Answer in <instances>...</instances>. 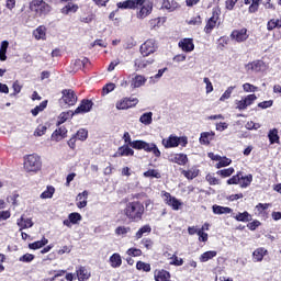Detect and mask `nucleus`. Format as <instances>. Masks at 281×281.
<instances>
[{
  "instance_id": "58836bf2",
  "label": "nucleus",
  "mask_w": 281,
  "mask_h": 281,
  "mask_svg": "<svg viewBox=\"0 0 281 281\" xmlns=\"http://www.w3.org/2000/svg\"><path fill=\"white\" fill-rule=\"evenodd\" d=\"M182 175L186 179H196V177H199V169L192 168L190 170H182Z\"/></svg>"
},
{
  "instance_id": "c756f323",
  "label": "nucleus",
  "mask_w": 281,
  "mask_h": 281,
  "mask_svg": "<svg viewBox=\"0 0 281 281\" xmlns=\"http://www.w3.org/2000/svg\"><path fill=\"white\" fill-rule=\"evenodd\" d=\"M162 10H168L169 12H175L179 8V3L175 0H162Z\"/></svg>"
},
{
  "instance_id": "6e6552de",
  "label": "nucleus",
  "mask_w": 281,
  "mask_h": 281,
  "mask_svg": "<svg viewBox=\"0 0 281 281\" xmlns=\"http://www.w3.org/2000/svg\"><path fill=\"white\" fill-rule=\"evenodd\" d=\"M155 52H157V43L155 40H147L140 45V54L144 58H146V56H150V54H155Z\"/></svg>"
},
{
  "instance_id": "4c0bfd02",
  "label": "nucleus",
  "mask_w": 281,
  "mask_h": 281,
  "mask_svg": "<svg viewBox=\"0 0 281 281\" xmlns=\"http://www.w3.org/2000/svg\"><path fill=\"white\" fill-rule=\"evenodd\" d=\"M233 218H236L240 223H249V221H251V215L249 212L245 211L244 213H238L237 215L233 216Z\"/></svg>"
},
{
  "instance_id": "b1692460",
  "label": "nucleus",
  "mask_w": 281,
  "mask_h": 281,
  "mask_svg": "<svg viewBox=\"0 0 281 281\" xmlns=\"http://www.w3.org/2000/svg\"><path fill=\"white\" fill-rule=\"evenodd\" d=\"M33 36L36 41H45V38H47V27L44 25L38 26L33 31Z\"/></svg>"
},
{
  "instance_id": "f03ea898",
  "label": "nucleus",
  "mask_w": 281,
  "mask_h": 281,
  "mask_svg": "<svg viewBox=\"0 0 281 281\" xmlns=\"http://www.w3.org/2000/svg\"><path fill=\"white\" fill-rule=\"evenodd\" d=\"M123 139L125 144H128L135 150H145V153H153V155L156 157H161V151L155 143H146V140H132L128 132L124 133Z\"/></svg>"
},
{
  "instance_id": "0eeeda50",
  "label": "nucleus",
  "mask_w": 281,
  "mask_h": 281,
  "mask_svg": "<svg viewBox=\"0 0 281 281\" xmlns=\"http://www.w3.org/2000/svg\"><path fill=\"white\" fill-rule=\"evenodd\" d=\"M162 199L166 205H169V207H171L176 212L179 211L181 205H183V203L179 201V199L172 196L170 193L166 191H162Z\"/></svg>"
},
{
  "instance_id": "4468645a",
  "label": "nucleus",
  "mask_w": 281,
  "mask_h": 281,
  "mask_svg": "<svg viewBox=\"0 0 281 281\" xmlns=\"http://www.w3.org/2000/svg\"><path fill=\"white\" fill-rule=\"evenodd\" d=\"M116 5L121 10H136V8H139V0H125L117 2Z\"/></svg>"
},
{
  "instance_id": "7ed1b4c3",
  "label": "nucleus",
  "mask_w": 281,
  "mask_h": 281,
  "mask_svg": "<svg viewBox=\"0 0 281 281\" xmlns=\"http://www.w3.org/2000/svg\"><path fill=\"white\" fill-rule=\"evenodd\" d=\"M23 160V168L25 172H33V175H36V172H40L41 168H43L41 156L36 154L26 155Z\"/></svg>"
},
{
  "instance_id": "69168bd1",
  "label": "nucleus",
  "mask_w": 281,
  "mask_h": 281,
  "mask_svg": "<svg viewBox=\"0 0 281 281\" xmlns=\"http://www.w3.org/2000/svg\"><path fill=\"white\" fill-rule=\"evenodd\" d=\"M103 95H108L111 91H115V83H108L103 87Z\"/></svg>"
},
{
  "instance_id": "774afa93",
  "label": "nucleus",
  "mask_w": 281,
  "mask_h": 281,
  "mask_svg": "<svg viewBox=\"0 0 281 281\" xmlns=\"http://www.w3.org/2000/svg\"><path fill=\"white\" fill-rule=\"evenodd\" d=\"M188 25H201V15H196L194 18H191L188 21Z\"/></svg>"
},
{
  "instance_id": "f3484780",
  "label": "nucleus",
  "mask_w": 281,
  "mask_h": 281,
  "mask_svg": "<svg viewBox=\"0 0 281 281\" xmlns=\"http://www.w3.org/2000/svg\"><path fill=\"white\" fill-rule=\"evenodd\" d=\"M16 225L20 227V232H23V229H30V227H34V222H32V218H25L21 216L18 218Z\"/></svg>"
},
{
  "instance_id": "473e14b6",
  "label": "nucleus",
  "mask_w": 281,
  "mask_h": 281,
  "mask_svg": "<svg viewBox=\"0 0 281 281\" xmlns=\"http://www.w3.org/2000/svg\"><path fill=\"white\" fill-rule=\"evenodd\" d=\"M280 30L281 29V19H271L267 23V31L272 32V30Z\"/></svg>"
},
{
  "instance_id": "13d9d810",
  "label": "nucleus",
  "mask_w": 281,
  "mask_h": 281,
  "mask_svg": "<svg viewBox=\"0 0 281 281\" xmlns=\"http://www.w3.org/2000/svg\"><path fill=\"white\" fill-rule=\"evenodd\" d=\"M206 181L210 183V186H221V180H218L212 173L206 175Z\"/></svg>"
},
{
  "instance_id": "f257e3e1",
  "label": "nucleus",
  "mask_w": 281,
  "mask_h": 281,
  "mask_svg": "<svg viewBox=\"0 0 281 281\" xmlns=\"http://www.w3.org/2000/svg\"><path fill=\"white\" fill-rule=\"evenodd\" d=\"M145 210L146 207L144 206V203L139 201H132L125 204L123 214L127 221H131V223H139V221L144 218Z\"/></svg>"
},
{
  "instance_id": "5fc2aeb1",
  "label": "nucleus",
  "mask_w": 281,
  "mask_h": 281,
  "mask_svg": "<svg viewBox=\"0 0 281 281\" xmlns=\"http://www.w3.org/2000/svg\"><path fill=\"white\" fill-rule=\"evenodd\" d=\"M243 99H244V102H245L246 109H247L248 106H251L254 104V102H256L258 100V97H256V94H248Z\"/></svg>"
},
{
  "instance_id": "9d476101",
  "label": "nucleus",
  "mask_w": 281,
  "mask_h": 281,
  "mask_svg": "<svg viewBox=\"0 0 281 281\" xmlns=\"http://www.w3.org/2000/svg\"><path fill=\"white\" fill-rule=\"evenodd\" d=\"M139 100L137 98H124L116 102V109L119 111H125L126 109H133V106H137Z\"/></svg>"
},
{
  "instance_id": "603ef678",
  "label": "nucleus",
  "mask_w": 281,
  "mask_h": 281,
  "mask_svg": "<svg viewBox=\"0 0 281 281\" xmlns=\"http://www.w3.org/2000/svg\"><path fill=\"white\" fill-rule=\"evenodd\" d=\"M234 167H229L227 169H222V170H218L216 172V175H220V177H223L224 179L227 178V177H232L233 172H234Z\"/></svg>"
},
{
  "instance_id": "e433bc0d",
  "label": "nucleus",
  "mask_w": 281,
  "mask_h": 281,
  "mask_svg": "<svg viewBox=\"0 0 281 281\" xmlns=\"http://www.w3.org/2000/svg\"><path fill=\"white\" fill-rule=\"evenodd\" d=\"M268 138L270 144H279L280 136L278 135V130L277 128L270 130L268 133Z\"/></svg>"
},
{
  "instance_id": "412c9836",
  "label": "nucleus",
  "mask_w": 281,
  "mask_h": 281,
  "mask_svg": "<svg viewBox=\"0 0 281 281\" xmlns=\"http://www.w3.org/2000/svg\"><path fill=\"white\" fill-rule=\"evenodd\" d=\"M146 85V77L142 75H136L131 80V88L132 89H139V87H144Z\"/></svg>"
},
{
  "instance_id": "bb28decb",
  "label": "nucleus",
  "mask_w": 281,
  "mask_h": 281,
  "mask_svg": "<svg viewBox=\"0 0 281 281\" xmlns=\"http://www.w3.org/2000/svg\"><path fill=\"white\" fill-rule=\"evenodd\" d=\"M10 47V42L8 41H2L0 44V61L5 63L8 60V48Z\"/></svg>"
},
{
  "instance_id": "a18cd8bd",
  "label": "nucleus",
  "mask_w": 281,
  "mask_h": 281,
  "mask_svg": "<svg viewBox=\"0 0 281 281\" xmlns=\"http://www.w3.org/2000/svg\"><path fill=\"white\" fill-rule=\"evenodd\" d=\"M77 277H78L79 281L89 280V273L87 272V268L86 267H80L77 270Z\"/></svg>"
},
{
  "instance_id": "c03bdc74",
  "label": "nucleus",
  "mask_w": 281,
  "mask_h": 281,
  "mask_svg": "<svg viewBox=\"0 0 281 281\" xmlns=\"http://www.w3.org/2000/svg\"><path fill=\"white\" fill-rule=\"evenodd\" d=\"M76 138L79 139V142H87V138L89 137V131L86 128H80L76 134Z\"/></svg>"
},
{
  "instance_id": "2f4dec72",
  "label": "nucleus",
  "mask_w": 281,
  "mask_h": 281,
  "mask_svg": "<svg viewBox=\"0 0 281 281\" xmlns=\"http://www.w3.org/2000/svg\"><path fill=\"white\" fill-rule=\"evenodd\" d=\"M216 256H217L216 250H209V251L203 252L200 256L199 260H200V262H207L209 260L216 258Z\"/></svg>"
},
{
  "instance_id": "6e6d98bb",
  "label": "nucleus",
  "mask_w": 281,
  "mask_h": 281,
  "mask_svg": "<svg viewBox=\"0 0 281 281\" xmlns=\"http://www.w3.org/2000/svg\"><path fill=\"white\" fill-rule=\"evenodd\" d=\"M136 269L138 271H146V272H148V271H150V263H147V262H144V261H138L136 263Z\"/></svg>"
},
{
  "instance_id": "ea45409f",
  "label": "nucleus",
  "mask_w": 281,
  "mask_h": 281,
  "mask_svg": "<svg viewBox=\"0 0 281 281\" xmlns=\"http://www.w3.org/2000/svg\"><path fill=\"white\" fill-rule=\"evenodd\" d=\"M45 109H47V101H43L42 103H40V105H36L34 109L31 110V113L34 117H36V115L45 111Z\"/></svg>"
},
{
  "instance_id": "a878e982",
  "label": "nucleus",
  "mask_w": 281,
  "mask_h": 281,
  "mask_svg": "<svg viewBox=\"0 0 281 281\" xmlns=\"http://www.w3.org/2000/svg\"><path fill=\"white\" fill-rule=\"evenodd\" d=\"M109 262L112 269H120V267H122V256H120L117 252H114L110 257Z\"/></svg>"
},
{
  "instance_id": "c85d7f7f",
  "label": "nucleus",
  "mask_w": 281,
  "mask_h": 281,
  "mask_svg": "<svg viewBox=\"0 0 281 281\" xmlns=\"http://www.w3.org/2000/svg\"><path fill=\"white\" fill-rule=\"evenodd\" d=\"M265 256H267V249H265V248H257L252 252V260H254V262H262Z\"/></svg>"
},
{
  "instance_id": "72a5a7b5",
  "label": "nucleus",
  "mask_w": 281,
  "mask_h": 281,
  "mask_svg": "<svg viewBox=\"0 0 281 281\" xmlns=\"http://www.w3.org/2000/svg\"><path fill=\"white\" fill-rule=\"evenodd\" d=\"M139 122L145 126H150V124H153V112H146L143 115H140Z\"/></svg>"
},
{
  "instance_id": "cd10ccee",
  "label": "nucleus",
  "mask_w": 281,
  "mask_h": 281,
  "mask_svg": "<svg viewBox=\"0 0 281 281\" xmlns=\"http://www.w3.org/2000/svg\"><path fill=\"white\" fill-rule=\"evenodd\" d=\"M154 278L156 281H168L170 280V272L161 269V270H155Z\"/></svg>"
},
{
  "instance_id": "bf43d9fd",
  "label": "nucleus",
  "mask_w": 281,
  "mask_h": 281,
  "mask_svg": "<svg viewBox=\"0 0 281 281\" xmlns=\"http://www.w3.org/2000/svg\"><path fill=\"white\" fill-rule=\"evenodd\" d=\"M130 232H131V228L126 226H119L115 229V234H117V236H126V234H128Z\"/></svg>"
},
{
  "instance_id": "5701e85b",
  "label": "nucleus",
  "mask_w": 281,
  "mask_h": 281,
  "mask_svg": "<svg viewBox=\"0 0 281 281\" xmlns=\"http://www.w3.org/2000/svg\"><path fill=\"white\" fill-rule=\"evenodd\" d=\"M153 63H155V59H153V58L146 59V57H143V58L136 59L134 65L138 69H146L147 67H150V65H153Z\"/></svg>"
},
{
  "instance_id": "393cba45",
  "label": "nucleus",
  "mask_w": 281,
  "mask_h": 281,
  "mask_svg": "<svg viewBox=\"0 0 281 281\" xmlns=\"http://www.w3.org/2000/svg\"><path fill=\"white\" fill-rule=\"evenodd\" d=\"M214 135H216V133H214V132L201 133L200 144H202L203 146H210V142H212V139H214Z\"/></svg>"
},
{
  "instance_id": "2eb2a0df",
  "label": "nucleus",
  "mask_w": 281,
  "mask_h": 281,
  "mask_svg": "<svg viewBox=\"0 0 281 281\" xmlns=\"http://www.w3.org/2000/svg\"><path fill=\"white\" fill-rule=\"evenodd\" d=\"M178 47H180L182 52H194V42L192 41V38H183L178 43Z\"/></svg>"
},
{
  "instance_id": "3c124183",
  "label": "nucleus",
  "mask_w": 281,
  "mask_h": 281,
  "mask_svg": "<svg viewBox=\"0 0 281 281\" xmlns=\"http://www.w3.org/2000/svg\"><path fill=\"white\" fill-rule=\"evenodd\" d=\"M232 164V159L227 158V157H221V159L218 160V162L215 165V167L217 169L220 168H225L227 166H229Z\"/></svg>"
},
{
  "instance_id": "4d7b16f0",
  "label": "nucleus",
  "mask_w": 281,
  "mask_h": 281,
  "mask_svg": "<svg viewBox=\"0 0 281 281\" xmlns=\"http://www.w3.org/2000/svg\"><path fill=\"white\" fill-rule=\"evenodd\" d=\"M243 90L245 91V93H256V91H258V87L251 83H244Z\"/></svg>"
},
{
  "instance_id": "37998d69",
  "label": "nucleus",
  "mask_w": 281,
  "mask_h": 281,
  "mask_svg": "<svg viewBox=\"0 0 281 281\" xmlns=\"http://www.w3.org/2000/svg\"><path fill=\"white\" fill-rule=\"evenodd\" d=\"M234 89H236V86L228 87L221 95L220 102H225V100H229L232 98V93H234Z\"/></svg>"
},
{
  "instance_id": "338daca9",
  "label": "nucleus",
  "mask_w": 281,
  "mask_h": 281,
  "mask_svg": "<svg viewBox=\"0 0 281 281\" xmlns=\"http://www.w3.org/2000/svg\"><path fill=\"white\" fill-rule=\"evenodd\" d=\"M34 260V255L32 254H25L19 258L20 262H32Z\"/></svg>"
},
{
  "instance_id": "9b49d317",
  "label": "nucleus",
  "mask_w": 281,
  "mask_h": 281,
  "mask_svg": "<svg viewBox=\"0 0 281 281\" xmlns=\"http://www.w3.org/2000/svg\"><path fill=\"white\" fill-rule=\"evenodd\" d=\"M93 109V101L89 99H83L79 106L75 110V115H80L85 113H89Z\"/></svg>"
},
{
  "instance_id": "e2e57ef3",
  "label": "nucleus",
  "mask_w": 281,
  "mask_h": 281,
  "mask_svg": "<svg viewBox=\"0 0 281 281\" xmlns=\"http://www.w3.org/2000/svg\"><path fill=\"white\" fill-rule=\"evenodd\" d=\"M237 111H247V105L245 103V99L235 101Z\"/></svg>"
},
{
  "instance_id": "a19ab883",
  "label": "nucleus",
  "mask_w": 281,
  "mask_h": 281,
  "mask_svg": "<svg viewBox=\"0 0 281 281\" xmlns=\"http://www.w3.org/2000/svg\"><path fill=\"white\" fill-rule=\"evenodd\" d=\"M150 232H153L150 225H145L137 231L135 238L139 240V238L144 236V234H150Z\"/></svg>"
},
{
  "instance_id": "7c9ffc66",
  "label": "nucleus",
  "mask_w": 281,
  "mask_h": 281,
  "mask_svg": "<svg viewBox=\"0 0 281 281\" xmlns=\"http://www.w3.org/2000/svg\"><path fill=\"white\" fill-rule=\"evenodd\" d=\"M212 210H213V214H217V215H221V214H232V209L228 207V206H221V205L214 204L212 206Z\"/></svg>"
},
{
  "instance_id": "49530a36",
  "label": "nucleus",
  "mask_w": 281,
  "mask_h": 281,
  "mask_svg": "<svg viewBox=\"0 0 281 281\" xmlns=\"http://www.w3.org/2000/svg\"><path fill=\"white\" fill-rule=\"evenodd\" d=\"M144 177L154 178V179H161V173L157 169H149L144 172Z\"/></svg>"
},
{
  "instance_id": "ddd939ff",
  "label": "nucleus",
  "mask_w": 281,
  "mask_h": 281,
  "mask_svg": "<svg viewBox=\"0 0 281 281\" xmlns=\"http://www.w3.org/2000/svg\"><path fill=\"white\" fill-rule=\"evenodd\" d=\"M168 160L171 161V164H178V166H186V164H188V155L170 154Z\"/></svg>"
},
{
  "instance_id": "1a4fd4ad",
  "label": "nucleus",
  "mask_w": 281,
  "mask_h": 281,
  "mask_svg": "<svg viewBox=\"0 0 281 281\" xmlns=\"http://www.w3.org/2000/svg\"><path fill=\"white\" fill-rule=\"evenodd\" d=\"M231 38L236 43H245L249 38V31L246 27L236 29L231 33Z\"/></svg>"
},
{
  "instance_id": "f704fd0d",
  "label": "nucleus",
  "mask_w": 281,
  "mask_h": 281,
  "mask_svg": "<svg viewBox=\"0 0 281 281\" xmlns=\"http://www.w3.org/2000/svg\"><path fill=\"white\" fill-rule=\"evenodd\" d=\"M49 240L45 237H43L41 240L34 241L32 244H29V249H42V247H45Z\"/></svg>"
},
{
  "instance_id": "8fccbe9b",
  "label": "nucleus",
  "mask_w": 281,
  "mask_h": 281,
  "mask_svg": "<svg viewBox=\"0 0 281 281\" xmlns=\"http://www.w3.org/2000/svg\"><path fill=\"white\" fill-rule=\"evenodd\" d=\"M56 189L54 187H47L46 190L40 195L41 199H52Z\"/></svg>"
},
{
  "instance_id": "f8f14e48",
  "label": "nucleus",
  "mask_w": 281,
  "mask_h": 281,
  "mask_svg": "<svg viewBox=\"0 0 281 281\" xmlns=\"http://www.w3.org/2000/svg\"><path fill=\"white\" fill-rule=\"evenodd\" d=\"M32 8H34L36 12H42L43 14H47V12L52 10V7L43 0H33Z\"/></svg>"
},
{
  "instance_id": "c9c22d12",
  "label": "nucleus",
  "mask_w": 281,
  "mask_h": 281,
  "mask_svg": "<svg viewBox=\"0 0 281 281\" xmlns=\"http://www.w3.org/2000/svg\"><path fill=\"white\" fill-rule=\"evenodd\" d=\"M74 115H76L75 112L72 111H68V112H61L58 116V122L57 124L60 125V124H65L66 121L69 120V117H74Z\"/></svg>"
},
{
  "instance_id": "39448f33",
  "label": "nucleus",
  "mask_w": 281,
  "mask_h": 281,
  "mask_svg": "<svg viewBox=\"0 0 281 281\" xmlns=\"http://www.w3.org/2000/svg\"><path fill=\"white\" fill-rule=\"evenodd\" d=\"M138 8H140L137 13L138 19H146L150 12H153V1L150 0H138Z\"/></svg>"
},
{
  "instance_id": "4be33fe9",
  "label": "nucleus",
  "mask_w": 281,
  "mask_h": 281,
  "mask_svg": "<svg viewBox=\"0 0 281 281\" xmlns=\"http://www.w3.org/2000/svg\"><path fill=\"white\" fill-rule=\"evenodd\" d=\"M67 137V127L61 126L52 134L53 142H60Z\"/></svg>"
},
{
  "instance_id": "052dcab7",
  "label": "nucleus",
  "mask_w": 281,
  "mask_h": 281,
  "mask_svg": "<svg viewBox=\"0 0 281 281\" xmlns=\"http://www.w3.org/2000/svg\"><path fill=\"white\" fill-rule=\"evenodd\" d=\"M170 265H173V267H181L183 265V259L177 257V255L170 257Z\"/></svg>"
},
{
  "instance_id": "680f3d73",
  "label": "nucleus",
  "mask_w": 281,
  "mask_h": 281,
  "mask_svg": "<svg viewBox=\"0 0 281 281\" xmlns=\"http://www.w3.org/2000/svg\"><path fill=\"white\" fill-rule=\"evenodd\" d=\"M251 4L249 7V12L254 13V12H258V8H260V1L262 0H251Z\"/></svg>"
},
{
  "instance_id": "6ab92c4d",
  "label": "nucleus",
  "mask_w": 281,
  "mask_h": 281,
  "mask_svg": "<svg viewBox=\"0 0 281 281\" xmlns=\"http://www.w3.org/2000/svg\"><path fill=\"white\" fill-rule=\"evenodd\" d=\"M89 199V191H83L79 193L76 198L77 201V207L79 210H82L83 207H87V200Z\"/></svg>"
},
{
  "instance_id": "864d4df0",
  "label": "nucleus",
  "mask_w": 281,
  "mask_h": 281,
  "mask_svg": "<svg viewBox=\"0 0 281 281\" xmlns=\"http://www.w3.org/2000/svg\"><path fill=\"white\" fill-rule=\"evenodd\" d=\"M68 218L70 220V222H72V225H78V223H80V221H82V215H80V213H70L68 215Z\"/></svg>"
},
{
  "instance_id": "dca6fc26",
  "label": "nucleus",
  "mask_w": 281,
  "mask_h": 281,
  "mask_svg": "<svg viewBox=\"0 0 281 281\" xmlns=\"http://www.w3.org/2000/svg\"><path fill=\"white\" fill-rule=\"evenodd\" d=\"M133 155L135 151L128 145H124L117 149L114 157H133Z\"/></svg>"
},
{
  "instance_id": "0e129e2a",
  "label": "nucleus",
  "mask_w": 281,
  "mask_h": 281,
  "mask_svg": "<svg viewBox=\"0 0 281 281\" xmlns=\"http://www.w3.org/2000/svg\"><path fill=\"white\" fill-rule=\"evenodd\" d=\"M127 256H133L134 258H137L139 256H142V250L137 249V248H130L126 251Z\"/></svg>"
},
{
  "instance_id": "aec40b11",
  "label": "nucleus",
  "mask_w": 281,
  "mask_h": 281,
  "mask_svg": "<svg viewBox=\"0 0 281 281\" xmlns=\"http://www.w3.org/2000/svg\"><path fill=\"white\" fill-rule=\"evenodd\" d=\"M216 23H218V13H213V15L209 19V21L204 27V32L206 34H210V32H212V30H214V27H216Z\"/></svg>"
},
{
  "instance_id": "423d86ee",
  "label": "nucleus",
  "mask_w": 281,
  "mask_h": 281,
  "mask_svg": "<svg viewBox=\"0 0 281 281\" xmlns=\"http://www.w3.org/2000/svg\"><path fill=\"white\" fill-rule=\"evenodd\" d=\"M61 102H64V104H67L68 106H74V104L78 102V95L72 89H65L61 91Z\"/></svg>"
},
{
  "instance_id": "a211bd4d",
  "label": "nucleus",
  "mask_w": 281,
  "mask_h": 281,
  "mask_svg": "<svg viewBox=\"0 0 281 281\" xmlns=\"http://www.w3.org/2000/svg\"><path fill=\"white\" fill-rule=\"evenodd\" d=\"M248 69H251V71H255L256 74L260 71H265L267 69V64L262 60H255L250 64H248Z\"/></svg>"
},
{
  "instance_id": "20e7f679",
  "label": "nucleus",
  "mask_w": 281,
  "mask_h": 281,
  "mask_svg": "<svg viewBox=\"0 0 281 281\" xmlns=\"http://www.w3.org/2000/svg\"><path fill=\"white\" fill-rule=\"evenodd\" d=\"M161 143L165 148H177V146L186 148L188 146V137L170 135L168 138H164Z\"/></svg>"
},
{
  "instance_id": "09e8293b",
  "label": "nucleus",
  "mask_w": 281,
  "mask_h": 281,
  "mask_svg": "<svg viewBox=\"0 0 281 281\" xmlns=\"http://www.w3.org/2000/svg\"><path fill=\"white\" fill-rule=\"evenodd\" d=\"M69 12H78V4L68 3L66 7L61 9L63 14H69Z\"/></svg>"
},
{
  "instance_id": "de8ad7c7",
  "label": "nucleus",
  "mask_w": 281,
  "mask_h": 281,
  "mask_svg": "<svg viewBox=\"0 0 281 281\" xmlns=\"http://www.w3.org/2000/svg\"><path fill=\"white\" fill-rule=\"evenodd\" d=\"M240 179H243V172H238L236 176H233L227 180V186H238L240 183Z\"/></svg>"
},
{
  "instance_id": "79ce46f5",
  "label": "nucleus",
  "mask_w": 281,
  "mask_h": 281,
  "mask_svg": "<svg viewBox=\"0 0 281 281\" xmlns=\"http://www.w3.org/2000/svg\"><path fill=\"white\" fill-rule=\"evenodd\" d=\"M251 181H254V176L248 175V176H243L240 178L239 184L240 188H248V186H251Z\"/></svg>"
}]
</instances>
